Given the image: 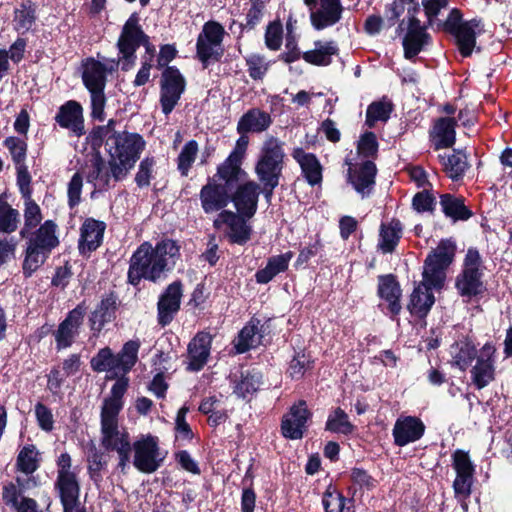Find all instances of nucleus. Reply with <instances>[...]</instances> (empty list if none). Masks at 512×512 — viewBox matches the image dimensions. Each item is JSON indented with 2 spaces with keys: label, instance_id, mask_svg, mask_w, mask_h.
<instances>
[{
  "label": "nucleus",
  "instance_id": "45",
  "mask_svg": "<svg viewBox=\"0 0 512 512\" xmlns=\"http://www.w3.org/2000/svg\"><path fill=\"white\" fill-rule=\"evenodd\" d=\"M24 226L20 230V236L22 238H28L31 230L36 228L41 220L42 214L39 205L32 200V198L24 199Z\"/></svg>",
  "mask_w": 512,
  "mask_h": 512
},
{
  "label": "nucleus",
  "instance_id": "13",
  "mask_svg": "<svg viewBox=\"0 0 512 512\" xmlns=\"http://www.w3.org/2000/svg\"><path fill=\"white\" fill-rule=\"evenodd\" d=\"M186 82L175 67H167L161 77L160 104L164 114H170L185 91Z\"/></svg>",
  "mask_w": 512,
  "mask_h": 512
},
{
  "label": "nucleus",
  "instance_id": "50",
  "mask_svg": "<svg viewBox=\"0 0 512 512\" xmlns=\"http://www.w3.org/2000/svg\"><path fill=\"white\" fill-rule=\"evenodd\" d=\"M199 148L195 140L188 141L182 148L178 156V169L182 176H187L192 167Z\"/></svg>",
  "mask_w": 512,
  "mask_h": 512
},
{
  "label": "nucleus",
  "instance_id": "33",
  "mask_svg": "<svg viewBox=\"0 0 512 512\" xmlns=\"http://www.w3.org/2000/svg\"><path fill=\"white\" fill-rule=\"evenodd\" d=\"M37 20L36 7L31 1L20 3L14 9L12 26L19 34H25L32 29Z\"/></svg>",
  "mask_w": 512,
  "mask_h": 512
},
{
  "label": "nucleus",
  "instance_id": "27",
  "mask_svg": "<svg viewBox=\"0 0 512 512\" xmlns=\"http://www.w3.org/2000/svg\"><path fill=\"white\" fill-rule=\"evenodd\" d=\"M456 121L452 118L438 119L430 133L431 141L436 150L449 148L455 143Z\"/></svg>",
  "mask_w": 512,
  "mask_h": 512
},
{
  "label": "nucleus",
  "instance_id": "64",
  "mask_svg": "<svg viewBox=\"0 0 512 512\" xmlns=\"http://www.w3.org/2000/svg\"><path fill=\"white\" fill-rule=\"evenodd\" d=\"M117 135L118 133L115 132V121L112 119L106 125L96 127L91 133L92 141L96 145H100L103 141L106 143L110 137Z\"/></svg>",
  "mask_w": 512,
  "mask_h": 512
},
{
  "label": "nucleus",
  "instance_id": "18",
  "mask_svg": "<svg viewBox=\"0 0 512 512\" xmlns=\"http://www.w3.org/2000/svg\"><path fill=\"white\" fill-rule=\"evenodd\" d=\"M182 298V285L180 282L171 283L160 296L158 309V322L162 326L168 325L180 308Z\"/></svg>",
  "mask_w": 512,
  "mask_h": 512
},
{
  "label": "nucleus",
  "instance_id": "26",
  "mask_svg": "<svg viewBox=\"0 0 512 512\" xmlns=\"http://www.w3.org/2000/svg\"><path fill=\"white\" fill-rule=\"evenodd\" d=\"M270 115L258 108L248 110L241 116L237 124V131L240 134L261 133L271 125Z\"/></svg>",
  "mask_w": 512,
  "mask_h": 512
},
{
  "label": "nucleus",
  "instance_id": "46",
  "mask_svg": "<svg viewBox=\"0 0 512 512\" xmlns=\"http://www.w3.org/2000/svg\"><path fill=\"white\" fill-rule=\"evenodd\" d=\"M262 384V376L256 371L242 372L240 379L235 381L234 393L245 398L257 391Z\"/></svg>",
  "mask_w": 512,
  "mask_h": 512
},
{
  "label": "nucleus",
  "instance_id": "53",
  "mask_svg": "<svg viewBox=\"0 0 512 512\" xmlns=\"http://www.w3.org/2000/svg\"><path fill=\"white\" fill-rule=\"evenodd\" d=\"M427 39V33H406L403 39L405 58L412 59L413 57H415L422 50L423 46L427 42Z\"/></svg>",
  "mask_w": 512,
  "mask_h": 512
},
{
  "label": "nucleus",
  "instance_id": "59",
  "mask_svg": "<svg viewBox=\"0 0 512 512\" xmlns=\"http://www.w3.org/2000/svg\"><path fill=\"white\" fill-rule=\"evenodd\" d=\"M154 165L155 160L150 157H146L140 162L138 172L135 176V181L139 187L149 186Z\"/></svg>",
  "mask_w": 512,
  "mask_h": 512
},
{
  "label": "nucleus",
  "instance_id": "25",
  "mask_svg": "<svg viewBox=\"0 0 512 512\" xmlns=\"http://www.w3.org/2000/svg\"><path fill=\"white\" fill-rule=\"evenodd\" d=\"M55 121L63 128L71 130L76 136L85 133L82 106L74 100L67 101L55 116Z\"/></svg>",
  "mask_w": 512,
  "mask_h": 512
},
{
  "label": "nucleus",
  "instance_id": "5",
  "mask_svg": "<svg viewBox=\"0 0 512 512\" xmlns=\"http://www.w3.org/2000/svg\"><path fill=\"white\" fill-rule=\"evenodd\" d=\"M118 64L119 62L111 61L109 65H105L93 58H89L83 63L82 80L90 92L91 116L94 119L104 120L106 106L104 89L107 73L112 72Z\"/></svg>",
  "mask_w": 512,
  "mask_h": 512
},
{
  "label": "nucleus",
  "instance_id": "14",
  "mask_svg": "<svg viewBox=\"0 0 512 512\" xmlns=\"http://www.w3.org/2000/svg\"><path fill=\"white\" fill-rule=\"evenodd\" d=\"M496 347L488 342L482 346L470 374L472 383L483 389L495 380Z\"/></svg>",
  "mask_w": 512,
  "mask_h": 512
},
{
  "label": "nucleus",
  "instance_id": "39",
  "mask_svg": "<svg viewBox=\"0 0 512 512\" xmlns=\"http://www.w3.org/2000/svg\"><path fill=\"white\" fill-rule=\"evenodd\" d=\"M242 161V159L229 155L226 160L218 166L214 179L218 177L220 180L224 181V185L227 188L232 186L246 175V172L241 168Z\"/></svg>",
  "mask_w": 512,
  "mask_h": 512
},
{
  "label": "nucleus",
  "instance_id": "21",
  "mask_svg": "<svg viewBox=\"0 0 512 512\" xmlns=\"http://www.w3.org/2000/svg\"><path fill=\"white\" fill-rule=\"evenodd\" d=\"M223 225L228 227L227 235L231 242L244 244L250 239V227L237 214L230 211H222L214 220V227L221 229Z\"/></svg>",
  "mask_w": 512,
  "mask_h": 512
},
{
  "label": "nucleus",
  "instance_id": "57",
  "mask_svg": "<svg viewBox=\"0 0 512 512\" xmlns=\"http://www.w3.org/2000/svg\"><path fill=\"white\" fill-rule=\"evenodd\" d=\"M249 76L254 80H259L264 77L268 70V62L263 56L258 54H251L246 58Z\"/></svg>",
  "mask_w": 512,
  "mask_h": 512
},
{
  "label": "nucleus",
  "instance_id": "40",
  "mask_svg": "<svg viewBox=\"0 0 512 512\" xmlns=\"http://www.w3.org/2000/svg\"><path fill=\"white\" fill-rule=\"evenodd\" d=\"M128 387V378L120 376L111 389V395L104 400L101 414L118 415L123 407L122 398Z\"/></svg>",
  "mask_w": 512,
  "mask_h": 512
},
{
  "label": "nucleus",
  "instance_id": "24",
  "mask_svg": "<svg viewBox=\"0 0 512 512\" xmlns=\"http://www.w3.org/2000/svg\"><path fill=\"white\" fill-rule=\"evenodd\" d=\"M260 185L254 181H247L238 186L232 200L237 211L248 218L257 210Z\"/></svg>",
  "mask_w": 512,
  "mask_h": 512
},
{
  "label": "nucleus",
  "instance_id": "43",
  "mask_svg": "<svg viewBox=\"0 0 512 512\" xmlns=\"http://www.w3.org/2000/svg\"><path fill=\"white\" fill-rule=\"evenodd\" d=\"M20 213L13 208L4 197L0 196V233L10 234L17 230Z\"/></svg>",
  "mask_w": 512,
  "mask_h": 512
},
{
  "label": "nucleus",
  "instance_id": "7",
  "mask_svg": "<svg viewBox=\"0 0 512 512\" xmlns=\"http://www.w3.org/2000/svg\"><path fill=\"white\" fill-rule=\"evenodd\" d=\"M55 488L59 493L64 512H74V508L79 505L80 484L77 471L72 468V459L68 453H62L57 459Z\"/></svg>",
  "mask_w": 512,
  "mask_h": 512
},
{
  "label": "nucleus",
  "instance_id": "44",
  "mask_svg": "<svg viewBox=\"0 0 512 512\" xmlns=\"http://www.w3.org/2000/svg\"><path fill=\"white\" fill-rule=\"evenodd\" d=\"M440 204L444 214L454 220H467L471 216L463 200L450 194L442 195Z\"/></svg>",
  "mask_w": 512,
  "mask_h": 512
},
{
  "label": "nucleus",
  "instance_id": "9",
  "mask_svg": "<svg viewBox=\"0 0 512 512\" xmlns=\"http://www.w3.org/2000/svg\"><path fill=\"white\" fill-rule=\"evenodd\" d=\"M225 30L215 21L203 25L196 43L197 57L206 68L211 62H217L224 54L222 45Z\"/></svg>",
  "mask_w": 512,
  "mask_h": 512
},
{
  "label": "nucleus",
  "instance_id": "12",
  "mask_svg": "<svg viewBox=\"0 0 512 512\" xmlns=\"http://www.w3.org/2000/svg\"><path fill=\"white\" fill-rule=\"evenodd\" d=\"M310 10V21L320 31L337 24L343 14L341 0H304Z\"/></svg>",
  "mask_w": 512,
  "mask_h": 512
},
{
  "label": "nucleus",
  "instance_id": "29",
  "mask_svg": "<svg viewBox=\"0 0 512 512\" xmlns=\"http://www.w3.org/2000/svg\"><path fill=\"white\" fill-rule=\"evenodd\" d=\"M85 176L87 182L92 183L98 189L106 188L110 180L113 179L110 164L107 165L99 155H94L89 160L86 165Z\"/></svg>",
  "mask_w": 512,
  "mask_h": 512
},
{
  "label": "nucleus",
  "instance_id": "36",
  "mask_svg": "<svg viewBox=\"0 0 512 512\" xmlns=\"http://www.w3.org/2000/svg\"><path fill=\"white\" fill-rule=\"evenodd\" d=\"M91 367L97 372H108L113 377L124 376L121 370L118 354L114 355L110 348L105 347L91 360Z\"/></svg>",
  "mask_w": 512,
  "mask_h": 512
},
{
  "label": "nucleus",
  "instance_id": "11",
  "mask_svg": "<svg viewBox=\"0 0 512 512\" xmlns=\"http://www.w3.org/2000/svg\"><path fill=\"white\" fill-rule=\"evenodd\" d=\"M148 37L139 25V18L133 13L123 26L117 42L119 53L122 55V70L128 71L134 65L135 52L140 45H147Z\"/></svg>",
  "mask_w": 512,
  "mask_h": 512
},
{
  "label": "nucleus",
  "instance_id": "28",
  "mask_svg": "<svg viewBox=\"0 0 512 512\" xmlns=\"http://www.w3.org/2000/svg\"><path fill=\"white\" fill-rule=\"evenodd\" d=\"M293 158L300 165L302 173L310 185L319 184L322 180V167L315 155L306 153L302 148L292 152Z\"/></svg>",
  "mask_w": 512,
  "mask_h": 512
},
{
  "label": "nucleus",
  "instance_id": "63",
  "mask_svg": "<svg viewBox=\"0 0 512 512\" xmlns=\"http://www.w3.org/2000/svg\"><path fill=\"white\" fill-rule=\"evenodd\" d=\"M472 475H456L453 483L454 493L458 499H466L471 494Z\"/></svg>",
  "mask_w": 512,
  "mask_h": 512
},
{
  "label": "nucleus",
  "instance_id": "62",
  "mask_svg": "<svg viewBox=\"0 0 512 512\" xmlns=\"http://www.w3.org/2000/svg\"><path fill=\"white\" fill-rule=\"evenodd\" d=\"M378 143L372 132L365 133L358 142L357 151L364 157H372L377 153Z\"/></svg>",
  "mask_w": 512,
  "mask_h": 512
},
{
  "label": "nucleus",
  "instance_id": "47",
  "mask_svg": "<svg viewBox=\"0 0 512 512\" xmlns=\"http://www.w3.org/2000/svg\"><path fill=\"white\" fill-rule=\"evenodd\" d=\"M114 301L104 299L99 306L92 312L90 317V327L93 331L100 332L106 323L110 322L113 316Z\"/></svg>",
  "mask_w": 512,
  "mask_h": 512
},
{
  "label": "nucleus",
  "instance_id": "38",
  "mask_svg": "<svg viewBox=\"0 0 512 512\" xmlns=\"http://www.w3.org/2000/svg\"><path fill=\"white\" fill-rule=\"evenodd\" d=\"M56 228L57 226L53 221L47 220L34 234L28 236V242L50 253L59 243Z\"/></svg>",
  "mask_w": 512,
  "mask_h": 512
},
{
  "label": "nucleus",
  "instance_id": "51",
  "mask_svg": "<svg viewBox=\"0 0 512 512\" xmlns=\"http://www.w3.org/2000/svg\"><path fill=\"white\" fill-rule=\"evenodd\" d=\"M3 145L9 151L16 166L25 164L28 146L24 139L10 136L4 140Z\"/></svg>",
  "mask_w": 512,
  "mask_h": 512
},
{
  "label": "nucleus",
  "instance_id": "2",
  "mask_svg": "<svg viewBox=\"0 0 512 512\" xmlns=\"http://www.w3.org/2000/svg\"><path fill=\"white\" fill-rule=\"evenodd\" d=\"M179 247L175 241L166 239L155 248L148 242L141 244L130 260L128 280L137 285L141 279L157 281L175 264Z\"/></svg>",
  "mask_w": 512,
  "mask_h": 512
},
{
  "label": "nucleus",
  "instance_id": "4",
  "mask_svg": "<svg viewBox=\"0 0 512 512\" xmlns=\"http://www.w3.org/2000/svg\"><path fill=\"white\" fill-rule=\"evenodd\" d=\"M284 158L283 142L275 137H268L262 144L255 165V173L263 185V192L267 200L272 197L274 189L279 185L284 168Z\"/></svg>",
  "mask_w": 512,
  "mask_h": 512
},
{
  "label": "nucleus",
  "instance_id": "41",
  "mask_svg": "<svg viewBox=\"0 0 512 512\" xmlns=\"http://www.w3.org/2000/svg\"><path fill=\"white\" fill-rule=\"evenodd\" d=\"M447 175L453 180H459L468 168L467 156L460 150H454L451 155H439Z\"/></svg>",
  "mask_w": 512,
  "mask_h": 512
},
{
  "label": "nucleus",
  "instance_id": "42",
  "mask_svg": "<svg viewBox=\"0 0 512 512\" xmlns=\"http://www.w3.org/2000/svg\"><path fill=\"white\" fill-rule=\"evenodd\" d=\"M258 324L251 321L239 332L238 338L235 341V348L238 353H244L251 348L257 347L261 343V334H259Z\"/></svg>",
  "mask_w": 512,
  "mask_h": 512
},
{
  "label": "nucleus",
  "instance_id": "30",
  "mask_svg": "<svg viewBox=\"0 0 512 512\" xmlns=\"http://www.w3.org/2000/svg\"><path fill=\"white\" fill-rule=\"evenodd\" d=\"M339 51L335 41H315L314 48L303 53L302 58L309 64L327 66L331 64L332 57Z\"/></svg>",
  "mask_w": 512,
  "mask_h": 512
},
{
  "label": "nucleus",
  "instance_id": "32",
  "mask_svg": "<svg viewBox=\"0 0 512 512\" xmlns=\"http://www.w3.org/2000/svg\"><path fill=\"white\" fill-rule=\"evenodd\" d=\"M452 364L461 370H466L478 353L474 344L467 338L456 341L450 346Z\"/></svg>",
  "mask_w": 512,
  "mask_h": 512
},
{
  "label": "nucleus",
  "instance_id": "60",
  "mask_svg": "<svg viewBox=\"0 0 512 512\" xmlns=\"http://www.w3.org/2000/svg\"><path fill=\"white\" fill-rule=\"evenodd\" d=\"M282 25L279 22H273L268 25L265 34V43L271 50H278L282 44Z\"/></svg>",
  "mask_w": 512,
  "mask_h": 512
},
{
  "label": "nucleus",
  "instance_id": "58",
  "mask_svg": "<svg viewBox=\"0 0 512 512\" xmlns=\"http://www.w3.org/2000/svg\"><path fill=\"white\" fill-rule=\"evenodd\" d=\"M453 468L456 475H472L474 474V466L467 452L456 450L452 456Z\"/></svg>",
  "mask_w": 512,
  "mask_h": 512
},
{
  "label": "nucleus",
  "instance_id": "6",
  "mask_svg": "<svg viewBox=\"0 0 512 512\" xmlns=\"http://www.w3.org/2000/svg\"><path fill=\"white\" fill-rule=\"evenodd\" d=\"M101 445L107 451L118 454V469L127 473L131 457V442L129 434L118 425V415L101 414Z\"/></svg>",
  "mask_w": 512,
  "mask_h": 512
},
{
  "label": "nucleus",
  "instance_id": "8",
  "mask_svg": "<svg viewBox=\"0 0 512 512\" xmlns=\"http://www.w3.org/2000/svg\"><path fill=\"white\" fill-rule=\"evenodd\" d=\"M133 466L141 473L151 474L162 465L165 454L159 446V438L151 434L140 435L132 444Z\"/></svg>",
  "mask_w": 512,
  "mask_h": 512
},
{
  "label": "nucleus",
  "instance_id": "34",
  "mask_svg": "<svg viewBox=\"0 0 512 512\" xmlns=\"http://www.w3.org/2000/svg\"><path fill=\"white\" fill-rule=\"evenodd\" d=\"M402 230L403 226L399 220L392 219L388 223H383L380 226L378 248L383 253H391L402 236Z\"/></svg>",
  "mask_w": 512,
  "mask_h": 512
},
{
  "label": "nucleus",
  "instance_id": "55",
  "mask_svg": "<svg viewBox=\"0 0 512 512\" xmlns=\"http://www.w3.org/2000/svg\"><path fill=\"white\" fill-rule=\"evenodd\" d=\"M392 111V106L388 102H374L368 106L366 111V122L372 127L377 121H386Z\"/></svg>",
  "mask_w": 512,
  "mask_h": 512
},
{
  "label": "nucleus",
  "instance_id": "20",
  "mask_svg": "<svg viewBox=\"0 0 512 512\" xmlns=\"http://www.w3.org/2000/svg\"><path fill=\"white\" fill-rule=\"evenodd\" d=\"M106 224L93 218H87L80 228L78 249L82 255L90 254L100 247Z\"/></svg>",
  "mask_w": 512,
  "mask_h": 512
},
{
  "label": "nucleus",
  "instance_id": "22",
  "mask_svg": "<svg viewBox=\"0 0 512 512\" xmlns=\"http://www.w3.org/2000/svg\"><path fill=\"white\" fill-rule=\"evenodd\" d=\"M212 335L202 331L197 333L188 345V366L190 371H199L208 361Z\"/></svg>",
  "mask_w": 512,
  "mask_h": 512
},
{
  "label": "nucleus",
  "instance_id": "17",
  "mask_svg": "<svg viewBox=\"0 0 512 512\" xmlns=\"http://www.w3.org/2000/svg\"><path fill=\"white\" fill-rule=\"evenodd\" d=\"M201 207L205 213H214L224 209L230 201L228 188L223 184L216 183L214 178L200 190Z\"/></svg>",
  "mask_w": 512,
  "mask_h": 512
},
{
  "label": "nucleus",
  "instance_id": "19",
  "mask_svg": "<svg viewBox=\"0 0 512 512\" xmlns=\"http://www.w3.org/2000/svg\"><path fill=\"white\" fill-rule=\"evenodd\" d=\"M346 163L350 166L348 170L349 182L362 197L368 196L375 184L377 172L375 164L370 160L354 167L348 160H346Z\"/></svg>",
  "mask_w": 512,
  "mask_h": 512
},
{
  "label": "nucleus",
  "instance_id": "35",
  "mask_svg": "<svg viewBox=\"0 0 512 512\" xmlns=\"http://www.w3.org/2000/svg\"><path fill=\"white\" fill-rule=\"evenodd\" d=\"M479 26L477 20H471L462 23L461 28H458L453 33L456 44L462 56L468 57L472 54L473 48L476 44V29Z\"/></svg>",
  "mask_w": 512,
  "mask_h": 512
},
{
  "label": "nucleus",
  "instance_id": "49",
  "mask_svg": "<svg viewBox=\"0 0 512 512\" xmlns=\"http://www.w3.org/2000/svg\"><path fill=\"white\" fill-rule=\"evenodd\" d=\"M140 343L138 341H128L124 344L118 353L122 373L125 375L135 365L138 359Z\"/></svg>",
  "mask_w": 512,
  "mask_h": 512
},
{
  "label": "nucleus",
  "instance_id": "54",
  "mask_svg": "<svg viewBox=\"0 0 512 512\" xmlns=\"http://www.w3.org/2000/svg\"><path fill=\"white\" fill-rule=\"evenodd\" d=\"M346 498L336 488L329 485L323 494L322 504L325 512H343Z\"/></svg>",
  "mask_w": 512,
  "mask_h": 512
},
{
  "label": "nucleus",
  "instance_id": "52",
  "mask_svg": "<svg viewBox=\"0 0 512 512\" xmlns=\"http://www.w3.org/2000/svg\"><path fill=\"white\" fill-rule=\"evenodd\" d=\"M326 429L331 432L348 434L353 430V425L348 420V415L340 408L331 413L326 422Z\"/></svg>",
  "mask_w": 512,
  "mask_h": 512
},
{
  "label": "nucleus",
  "instance_id": "31",
  "mask_svg": "<svg viewBox=\"0 0 512 512\" xmlns=\"http://www.w3.org/2000/svg\"><path fill=\"white\" fill-rule=\"evenodd\" d=\"M378 294L382 299L388 302V307L392 314L396 315L400 312L401 289L392 275L381 276L379 278Z\"/></svg>",
  "mask_w": 512,
  "mask_h": 512
},
{
  "label": "nucleus",
  "instance_id": "56",
  "mask_svg": "<svg viewBox=\"0 0 512 512\" xmlns=\"http://www.w3.org/2000/svg\"><path fill=\"white\" fill-rule=\"evenodd\" d=\"M36 451L33 446L24 447L18 454L17 467L25 474H31L37 469Z\"/></svg>",
  "mask_w": 512,
  "mask_h": 512
},
{
  "label": "nucleus",
  "instance_id": "10",
  "mask_svg": "<svg viewBox=\"0 0 512 512\" xmlns=\"http://www.w3.org/2000/svg\"><path fill=\"white\" fill-rule=\"evenodd\" d=\"M482 275V258L478 250L469 248L455 283L459 294L469 298L481 294L485 289Z\"/></svg>",
  "mask_w": 512,
  "mask_h": 512
},
{
  "label": "nucleus",
  "instance_id": "3",
  "mask_svg": "<svg viewBox=\"0 0 512 512\" xmlns=\"http://www.w3.org/2000/svg\"><path fill=\"white\" fill-rule=\"evenodd\" d=\"M146 142L137 133L122 132L106 142L111 175L115 181L126 178L145 149Z\"/></svg>",
  "mask_w": 512,
  "mask_h": 512
},
{
  "label": "nucleus",
  "instance_id": "48",
  "mask_svg": "<svg viewBox=\"0 0 512 512\" xmlns=\"http://www.w3.org/2000/svg\"><path fill=\"white\" fill-rule=\"evenodd\" d=\"M48 254L49 252L28 242L23 262L24 273L31 275L45 262Z\"/></svg>",
  "mask_w": 512,
  "mask_h": 512
},
{
  "label": "nucleus",
  "instance_id": "15",
  "mask_svg": "<svg viewBox=\"0 0 512 512\" xmlns=\"http://www.w3.org/2000/svg\"><path fill=\"white\" fill-rule=\"evenodd\" d=\"M86 309L83 305H78L71 310L58 329L54 333L58 349L68 348L72 345L75 337L79 333L80 326L83 323Z\"/></svg>",
  "mask_w": 512,
  "mask_h": 512
},
{
  "label": "nucleus",
  "instance_id": "61",
  "mask_svg": "<svg viewBox=\"0 0 512 512\" xmlns=\"http://www.w3.org/2000/svg\"><path fill=\"white\" fill-rule=\"evenodd\" d=\"M188 407H181L176 416L175 420V429L177 432V437H180L184 440H191L193 438V432L190 428V425L186 422V415L188 413Z\"/></svg>",
  "mask_w": 512,
  "mask_h": 512
},
{
  "label": "nucleus",
  "instance_id": "23",
  "mask_svg": "<svg viewBox=\"0 0 512 512\" xmlns=\"http://www.w3.org/2000/svg\"><path fill=\"white\" fill-rule=\"evenodd\" d=\"M425 431L423 422L412 416L400 417L396 420L393 428V437L395 444L405 446L409 443L419 440Z\"/></svg>",
  "mask_w": 512,
  "mask_h": 512
},
{
  "label": "nucleus",
  "instance_id": "37",
  "mask_svg": "<svg viewBox=\"0 0 512 512\" xmlns=\"http://www.w3.org/2000/svg\"><path fill=\"white\" fill-rule=\"evenodd\" d=\"M292 257V252H286L269 258L267 265L257 271L255 275L256 281L261 284L270 282L276 275L287 270Z\"/></svg>",
  "mask_w": 512,
  "mask_h": 512
},
{
  "label": "nucleus",
  "instance_id": "1",
  "mask_svg": "<svg viewBox=\"0 0 512 512\" xmlns=\"http://www.w3.org/2000/svg\"><path fill=\"white\" fill-rule=\"evenodd\" d=\"M454 255V243L445 239L441 240L427 256L423 269V281L412 292L408 305L412 314L422 317L429 312L435 301L431 290L442 288L446 278V269L452 263Z\"/></svg>",
  "mask_w": 512,
  "mask_h": 512
},
{
  "label": "nucleus",
  "instance_id": "16",
  "mask_svg": "<svg viewBox=\"0 0 512 512\" xmlns=\"http://www.w3.org/2000/svg\"><path fill=\"white\" fill-rule=\"evenodd\" d=\"M309 417L310 413L304 401H299L293 405L282 418L281 431L283 436L292 440L301 439Z\"/></svg>",
  "mask_w": 512,
  "mask_h": 512
}]
</instances>
